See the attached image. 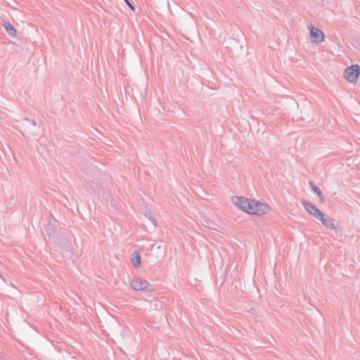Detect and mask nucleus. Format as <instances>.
Wrapping results in <instances>:
<instances>
[{
    "label": "nucleus",
    "mask_w": 360,
    "mask_h": 360,
    "mask_svg": "<svg viewBox=\"0 0 360 360\" xmlns=\"http://www.w3.org/2000/svg\"><path fill=\"white\" fill-rule=\"evenodd\" d=\"M232 202L236 207L247 213L249 212L250 207H251V200L243 196L233 197Z\"/></svg>",
    "instance_id": "4"
},
{
    "label": "nucleus",
    "mask_w": 360,
    "mask_h": 360,
    "mask_svg": "<svg viewBox=\"0 0 360 360\" xmlns=\"http://www.w3.org/2000/svg\"><path fill=\"white\" fill-rule=\"evenodd\" d=\"M131 288L136 291H144L148 296L153 291V287L146 280L135 278L131 281Z\"/></svg>",
    "instance_id": "1"
},
{
    "label": "nucleus",
    "mask_w": 360,
    "mask_h": 360,
    "mask_svg": "<svg viewBox=\"0 0 360 360\" xmlns=\"http://www.w3.org/2000/svg\"><path fill=\"white\" fill-rule=\"evenodd\" d=\"M24 121H25V122H28V121H29V119H28V118H25V119H24Z\"/></svg>",
    "instance_id": "15"
},
{
    "label": "nucleus",
    "mask_w": 360,
    "mask_h": 360,
    "mask_svg": "<svg viewBox=\"0 0 360 360\" xmlns=\"http://www.w3.org/2000/svg\"><path fill=\"white\" fill-rule=\"evenodd\" d=\"M321 215L322 217H319L317 219L319 220L323 225L332 230H335L338 229L339 226L338 221H336L334 219L330 218L328 215L323 214V212Z\"/></svg>",
    "instance_id": "5"
},
{
    "label": "nucleus",
    "mask_w": 360,
    "mask_h": 360,
    "mask_svg": "<svg viewBox=\"0 0 360 360\" xmlns=\"http://www.w3.org/2000/svg\"><path fill=\"white\" fill-rule=\"evenodd\" d=\"M4 27L10 36L15 37L16 35V30L11 23L4 22Z\"/></svg>",
    "instance_id": "10"
},
{
    "label": "nucleus",
    "mask_w": 360,
    "mask_h": 360,
    "mask_svg": "<svg viewBox=\"0 0 360 360\" xmlns=\"http://www.w3.org/2000/svg\"><path fill=\"white\" fill-rule=\"evenodd\" d=\"M309 185L311 186V190L313 191V192L318 195L320 202H324L325 198H324L323 195L321 193V191L319 189V188L317 186H316L314 184H313L311 181H309Z\"/></svg>",
    "instance_id": "8"
},
{
    "label": "nucleus",
    "mask_w": 360,
    "mask_h": 360,
    "mask_svg": "<svg viewBox=\"0 0 360 360\" xmlns=\"http://www.w3.org/2000/svg\"><path fill=\"white\" fill-rule=\"evenodd\" d=\"M360 74V66L352 65L345 70L344 77L349 82H356Z\"/></svg>",
    "instance_id": "3"
},
{
    "label": "nucleus",
    "mask_w": 360,
    "mask_h": 360,
    "mask_svg": "<svg viewBox=\"0 0 360 360\" xmlns=\"http://www.w3.org/2000/svg\"><path fill=\"white\" fill-rule=\"evenodd\" d=\"M269 210L268 205L255 200H251V207H250L248 214L261 215L266 213Z\"/></svg>",
    "instance_id": "2"
},
{
    "label": "nucleus",
    "mask_w": 360,
    "mask_h": 360,
    "mask_svg": "<svg viewBox=\"0 0 360 360\" xmlns=\"http://www.w3.org/2000/svg\"><path fill=\"white\" fill-rule=\"evenodd\" d=\"M310 36L314 39V41L316 43H321L324 40L323 32L313 25L310 26Z\"/></svg>",
    "instance_id": "7"
},
{
    "label": "nucleus",
    "mask_w": 360,
    "mask_h": 360,
    "mask_svg": "<svg viewBox=\"0 0 360 360\" xmlns=\"http://www.w3.org/2000/svg\"><path fill=\"white\" fill-rule=\"evenodd\" d=\"M131 262L135 267H139L141 264V257L138 252H134L132 255Z\"/></svg>",
    "instance_id": "9"
},
{
    "label": "nucleus",
    "mask_w": 360,
    "mask_h": 360,
    "mask_svg": "<svg viewBox=\"0 0 360 360\" xmlns=\"http://www.w3.org/2000/svg\"><path fill=\"white\" fill-rule=\"evenodd\" d=\"M302 205L304 209L316 219L319 217H322V212L310 202L307 200H302Z\"/></svg>",
    "instance_id": "6"
},
{
    "label": "nucleus",
    "mask_w": 360,
    "mask_h": 360,
    "mask_svg": "<svg viewBox=\"0 0 360 360\" xmlns=\"http://www.w3.org/2000/svg\"><path fill=\"white\" fill-rule=\"evenodd\" d=\"M202 223L203 226L205 227H207L209 229H214L213 226H214V224L212 221H210L207 219H204Z\"/></svg>",
    "instance_id": "11"
},
{
    "label": "nucleus",
    "mask_w": 360,
    "mask_h": 360,
    "mask_svg": "<svg viewBox=\"0 0 360 360\" xmlns=\"http://www.w3.org/2000/svg\"><path fill=\"white\" fill-rule=\"evenodd\" d=\"M20 133L22 134V136H25V134L22 131H20Z\"/></svg>",
    "instance_id": "16"
},
{
    "label": "nucleus",
    "mask_w": 360,
    "mask_h": 360,
    "mask_svg": "<svg viewBox=\"0 0 360 360\" xmlns=\"http://www.w3.org/2000/svg\"><path fill=\"white\" fill-rule=\"evenodd\" d=\"M148 219L150 220V221L156 226H157V222H156V220L151 215L150 213H149V215H148Z\"/></svg>",
    "instance_id": "12"
},
{
    "label": "nucleus",
    "mask_w": 360,
    "mask_h": 360,
    "mask_svg": "<svg viewBox=\"0 0 360 360\" xmlns=\"http://www.w3.org/2000/svg\"><path fill=\"white\" fill-rule=\"evenodd\" d=\"M32 124L33 126H34V127H35V126H37V122H36V121H35V120H32Z\"/></svg>",
    "instance_id": "14"
},
{
    "label": "nucleus",
    "mask_w": 360,
    "mask_h": 360,
    "mask_svg": "<svg viewBox=\"0 0 360 360\" xmlns=\"http://www.w3.org/2000/svg\"><path fill=\"white\" fill-rule=\"evenodd\" d=\"M125 2L127 3V4L129 6V7L132 10V11H134L135 10V8L134 6L130 3V1L129 0H124Z\"/></svg>",
    "instance_id": "13"
}]
</instances>
